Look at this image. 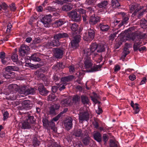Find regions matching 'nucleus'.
<instances>
[{
    "instance_id": "obj_1",
    "label": "nucleus",
    "mask_w": 147,
    "mask_h": 147,
    "mask_svg": "<svg viewBox=\"0 0 147 147\" xmlns=\"http://www.w3.org/2000/svg\"><path fill=\"white\" fill-rule=\"evenodd\" d=\"M105 51V48L103 45H99L96 43H92L90 46V48L86 49L84 50V55H90L92 53H94L95 56L97 55L95 51L97 53L104 52Z\"/></svg>"
},
{
    "instance_id": "obj_2",
    "label": "nucleus",
    "mask_w": 147,
    "mask_h": 147,
    "mask_svg": "<svg viewBox=\"0 0 147 147\" xmlns=\"http://www.w3.org/2000/svg\"><path fill=\"white\" fill-rule=\"evenodd\" d=\"M83 57L84 58V67L86 69H90L87 70V72H96L99 70L101 66L100 65H94L92 67L93 63L92 62L90 58L89 57L90 55H84V50L83 51Z\"/></svg>"
},
{
    "instance_id": "obj_3",
    "label": "nucleus",
    "mask_w": 147,
    "mask_h": 147,
    "mask_svg": "<svg viewBox=\"0 0 147 147\" xmlns=\"http://www.w3.org/2000/svg\"><path fill=\"white\" fill-rule=\"evenodd\" d=\"M67 49V46L66 44H63L62 46L53 49V52L54 56L57 59L61 58L65 52V50Z\"/></svg>"
},
{
    "instance_id": "obj_4",
    "label": "nucleus",
    "mask_w": 147,
    "mask_h": 147,
    "mask_svg": "<svg viewBox=\"0 0 147 147\" xmlns=\"http://www.w3.org/2000/svg\"><path fill=\"white\" fill-rule=\"evenodd\" d=\"M96 30L94 28H90L87 30L86 32L83 34V39L86 41H91L94 38Z\"/></svg>"
},
{
    "instance_id": "obj_5",
    "label": "nucleus",
    "mask_w": 147,
    "mask_h": 147,
    "mask_svg": "<svg viewBox=\"0 0 147 147\" xmlns=\"http://www.w3.org/2000/svg\"><path fill=\"white\" fill-rule=\"evenodd\" d=\"M129 8L130 12H131L134 11L131 15V17L136 18V17H135V16L137 15L138 12L142 10L143 8V7L138 4L134 3L130 5Z\"/></svg>"
},
{
    "instance_id": "obj_6",
    "label": "nucleus",
    "mask_w": 147,
    "mask_h": 147,
    "mask_svg": "<svg viewBox=\"0 0 147 147\" xmlns=\"http://www.w3.org/2000/svg\"><path fill=\"white\" fill-rule=\"evenodd\" d=\"M69 27L71 30L72 36L76 35V34H79L82 30V27H79L76 23H71L69 24Z\"/></svg>"
},
{
    "instance_id": "obj_7",
    "label": "nucleus",
    "mask_w": 147,
    "mask_h": 147,
    "mask_svg": "<svg viewBox=\"0 0 147 147\" xmlns=\"http://www.w3.org/2000/svg\"><path fill=\"white\" fill-rule=\"evenodd\" d=\"M18 67L12 66H8L5 67V74L4 75V77L6 78L7 76H14L15 73L13 72V71H17L18 70Z\"/></svg>"
},
{
    "instance_id": "obj_8",
    "label": "nucleus",
    "mask_w": 147,
    "mask_h": 147,
    "mask_svg": "<svg viewBox=\"0 0 147 147\" xmlns=\"http://www.w3.org/2000/svg\"><path fill=\"white\" fill-rule=\"evenodd\" d=\"M36 90L35 88L31 87L26 89L25 86H24L20 89V93L25 96L29 94L33 95L35 94Z\"/></svg>"
},
{
    "instance_id": "obj_9",
    "label": "nucleus",
    "mask_w": 147,
    "mask_h": 147,
    "mask_svg": "<svg viewBox=\"0 0 147 147\" xmlns=\"http://www.w3.org/2000/svg\"><path fill=\"white\" fill-rule=\"evenodd\" d=\"M73 39L71 42V46L73 49H76L79 46V43L81 39V36L79 34L72 36Z\"/></svg>"
},
{
    "instance_id": "obj_10",
    "label": "nucleus",
    "mask_w": 147,
    "mask_h": 147,
    "mask_svg": "<svg viewBox=\"0 0 147 147\" xmlns=\"http://www.w3.org/2000/svg\"><path fill=\"white\" fill-rule=\"evenodd\" d=\"M29 50L30 48L28 46L25 44L22 45L19 50L20 56L23 57L25 59V57H24L28 54Z\"/></svg>"
},
{
    "instance_id": "obj_11",
    "label": "nucleus",
    "mask_w": 147,
    "mask_h": 147,
    "mask_svg": "<svg viewBox=\"0 0 147 147\" xmlns=\"http://www.w3.org/2000/svg\"><path fill=\"white\" fill-rule=\"evenodd\" d=\"M50 14L46 15L41 20V22L45 27H49L51 26V16Z\"/></svg>"
},
{
    "instance_id": "obj_12",
    "label": "nucleus",
    "mask_w": 147,
    "mask_h": 147,
    "mask_svg": "<svg viewBox=\"0 0 147 147\" xmlns=\"http://www.w3.org/2000/svg\"><path fill=\"white\" fill-rule=\"evenodd\" d=\"M69 14L72 21L77 22H79L80 21L81 16L77 11L72 10L69 12Z\"/></svg>"
},
{
    "instance_id": "obj_13",
    "label": "nucleus",
    "mask_w": 147,
    "mask_h": 147,
    "mask_svg": "<svg viewBox=\"0 0 147 147\" xmlns=\"http://www.w3.org/2000/svg\"><path fill=\"white\" fill-rule=\"evenodd\" d=\"M79 115V119L80 123H83L84 121H87L89 120V114L87 111L80 112Z\"/></svg>"
},
{
    "instance_id": "obj_14",
    "label": "nucleus",
    "mask_w": 147,
    "mask_h": 147,
    "mask_svg": "<svg viewBox=\"0 0 147 147\" xmlns=\"http://www.w3.org/2000/svg\"><path fill=\"white\" fill-rule=\"evenodd\" d=\"M60 107V106L59 104H55L51 105L49 107V114L54 115H56Z\"/></svg>"
},
{
    "instance_id": "obj_15",
    "label": "nucleus",
    "mask_w": 147,
    "mask_h": 147,
    "mask_svg": "<svg viewBox=\"0 0 147 147\" xmlns=\"http://www.w3.org/2000/svg\"><path fill=\"white\" fill-rule=\"evenodd\" d=\"M69 37V35L66 33L61 31L57 32L54 35V38L56 40L59 41L62 38H68Z\"/></svg>"
},
{
    "instance_id": "obj_16",
    "label": "nucleus",
    "mask_w": 147,
    "mask_h": 147,
    "mask_svg": "<svg viewBox=\"0 0 147 147\" xmlns=\"http://www.w3.org/2000/svg\"><path fill=\"white\" fill-rule=\"evenodd\" d=\"M22 106L20 107V110H28L31 109L33 106L31 102L28 100H24L22 103Z\"/></svg>"
},
{
    "instance_id": "obj_17",
    "label": "nucleus",
    "mask_w": 147,
    "mask_h": 147,
    "mask_svg": "<svg viewBox=\"0 0 147 147\" xmlns=\"http://www.w3.org/2000/svg\"><path fill=\"white\" fill-rule=\"evenodd\" d=\"M100 17L95 15H92L90 16L89 18V23L91 26L96 25L100 22Z\"/></svg>"
},
{
    "instance_id": "obj_18",
    "label": "nucleus",
    "mask_w": 147,
    "mask_h": 147,
    "mask_svg": "<svg viewBox=\"0 0 147 147\" xmlns=\"http://www.w3.org/2000/svg\"><path fill=\"white\" fill-rule=\"evenodd\" d=\"M109 1L106 0H101L99 3L97 4V5L99 8L102 9H106L109 7Z\"/></svg>"
},
{
    "instance_id": "obj_19",
    "label": "nucleus",
    "mask_w": 147,
    "mask_h": 147,
    "mask_svg": "<svg viewBox=\"0 0 147 147\" xmlns=\"http://www.w3.org/2000/svg\"><path fill=\"white\" fill-rule=\"evenodd\" d=\"M84 135L82 139V141L85 146L88 145L89 143L90 138L89 137L88 131H85L84 133Z\"/></svg>"
},
{
    "instance_id": "obj_20",
    "label": "nucleus",
    "mask_w": 147,
    "mask_h": 147,
    "mask_svg": "<svg viewBox=\"0 0 147 147\" xmlns=\"http://www.w3.org/2000/svg\"><path fill=\"white\" fill-rule=\"evenodd\" d=\"M60 44V42L59 41L54 39L52 41H48L45 45L46 47L48 48L51 47H58Z\"/></svg>"
},
{
    "instance_id": "obj_21",
    "label": "nucleus",
    "mask_w": 147,
    "mask_h": 147,
    "mask_svg": "<svg viewBox=\"0 0 147 147\" xmlns=\"http://www.w3.org/2000/svg\"><path fill=\"white\" fill-rule=\"evenodd\" d=\"M111 3L110 7L113 10L121 8V6L119 3L118 0H111Z\"/></svg>"
},
{
    "instance_id": "obj_22",
    "label": "nucleus",
    "mask_w": 147,
    "mask_h": 147,
    "mask_svg": "<svg viewBox=\"0 0 147 147\" xmlns=\"http://www.w3.org/2000/svg\"><path fill=\"white\" fill-rule=\"evenodd\" d=\"M72 121L73 119L71 118H68L65 121L64 125L67 131H69L72 127Z\"/></svg>"
},
{
    "instance_id": "obj_23",
    "label": "nucleus",
    "mask_w": 147,
    "mask_h": 147,
    "mask_svg": "<svg viewBox=\"0 0 147 147\" xmlns=\"http://www.w3.org/2000/svg\"><path fill=\"white\" fill-rule=\"evenodd\" d=\"M38 89L40 94L43 96H46L47 95L49 91H48L44 86L42 84H40L38 86Z\"/></svg>"
},
{
    "instance_id": "obj_24",
    "label": "nucleus",
    "mask_w": 147,
    "mask_h": 147,
    "mask_svg": "<svg viewBox=\"0 0 147 147\" xmlns=\"http://www.w3.org/2000/svg\"><path fill=\"white\" fill-rule=\"evenodd\" d=\"M85 131L87 130H85L84 131H82L80 129H75L73 132V134L76 137L82 138L84 136V133Z\"/></svg>"
},
{
    "instance_id": "obj_25",
    "label": "nucleus",
    "mask_w": 147,
    "mask_h": 147,
    "mask_svg": "<svg viewBox=\"0 0 147 147\" xmlns=\"http://www.w3.org/2000/svg\"><path fill=\"white\" fill-rule=\"evenodd\" d=\"M131 106L133 108L134 111V113L135 114L138 113L140 111V105L137 103L134 104L133 101H131L130 104Z\"/></svg>"
},
{
    "instance_id": "obj_26",
    "label": "nucleus",
    "mask_w": 147,
    "mask_h": 147,
    "mask_svg": "<svg viewBox=\"0 0 147 147\" xmlns=\"http://www.w3.org/2000/svg\"><path fill=\"white\" fill-rule=\"evenodd\" d=\"M21 128L24 129H29L31 128V125L26 119L24 120L21 123Z\"/></svg>"
},
{
    "instance_id": "obj_27",
    "label": "nucleus",
    "mask_w": 147,
    "mask_h": 147,
    "mask_svg": "<svg viewBox=\"0 0 147 147\" xmlns=\"http://www.w3.org/2000/svg\"><path fill=\"white\" fill-rule=\"evenodd\" d=\"M100 30L102 32H107L110 28V26L104 23H100L99 25Z\"/></svg>"
},
{
    "instance_id": "obj_28",
    "label": "nucleus",
    "mask_w": 147,
    "mask_h": 147,
    "mask_svg": "<svg viewBox=\"0 0 147 147\" xmlns=\"http://www.w3.org/2000/svg\"><path fill=\"white\" fill-rule=\"evenodd\" d=\"M94 139L99 142H100L102 141L101 135L99 132H96L93 135Z\"/></svg>"
},
{
    "instance_id": "obj_29",
    "label": "nucleus",
    "mask_w": 147,
    "mask_h": 147,
    "mask_svg": "<svg viewBox=\"0 0 147 147\" xmlns=\"http://www.w3.org/2000/svg\"><path fill=\"white\" fill-rule=\"evenodd\" d=\"M26 119L30 123V124H35L36 123V119L34 116L31 115L30 114L28 115Z\"/></svg>"
},
{
    "instance_id": "obj_30",
    "label": "nucleus",
    "mask_w": 147,
    "mask_h": 147,
    "mask_svg": "<svg viewBox=\"0 0 147 147\" xmlns=\"http://www.w3.org/2000/svg\"><path fill=\"white\" fill-rule=\"evenodd\" d=\"M73 75H70L67 76H65L62 77L61 79V81L62 82H68L71 81L74 78Z\"/></svg>"
},
{
    "instance_id": "obj_31",
    "label": "nucleus",
    "mask_w": 147,
    "mask_h": 147,
    "mask_svg": "<svg viewBox=\"0 0 147 147\" xmlns=\"http://www.w3.org/2000/svg\"><path fill=\"white\" fill-rule=\"evenodd\" d=\"M30 60L35 62H39L41 59L38 57V54L35 53L32 55L30 57Z\"/></svg>"
},
{
    "instance_id": "obj_32",
    "label": "nucleus",
    "mask_w": 147,
    "mask_h": 147,
    "mask_svg": "<svg viewBox=\"0 0 147 147\" xmlns=\"http://www.w3.org/2000/svg\"><path fill=\"white\" fill-rule=\"evenodd\" d=\"M81 98V101L83 104H89V100L88 97L84 95H82Z\"/></svg>"
},
{
    "instance_id": "obj_33",
    "label": "nucleus",
    "mask_w": 147,
    "mask_h": 147,
    "mask_svg": "<svg viewBox=\"0 0 147 147\" xmlns=\"http://www.w3.org/2000/svg\"><path fill=\"white\" fill-rule=\"evenodd\" d=\"M73 101L75 105L79 104L80 101V97L78 95H74L73 97Z\"/></svg>"
},
{
    "instance_id": "obj_34",
    "label": "nucleus",
    "mask_w": 147,
    "mask_h": 147,
    "mask_svg": "<svg viewBox=\"0 0 147 147\" xmlns=\"http://www.w3.org/2000/svg\"><path fill=\"white\" fill-rule=\"evenodd\" d=\"M55 24L57 27H59L63 25L65 22L64 19H59L57 20H55L54 22Z\"/></svg>"
},
{
    "instance_id": "obj_35",
    "label": "nucleus",
    "mask_w": 147,
    "mask_h": 147,
    "mask_svg": "<svg viewBox=\"0 0 147 147\" xmlns=\"http://www.w3.org/2000/svg\"><path fill=\"white\" fill-rule=\"evenodd\" d=\"M60 77L61 76L58 74H54L52 77L53 82L55 83L61 81Z\"/></svg>"
},
{
    "instance_id": "obj_36",
    "label": "nucleus",
    "mask_w": 147,
    "mask_h": 147,
    "mask_svg": "<svg viewBox=\"0 0 147 147\" xmlns=\"http://www.w3.org/2000/svg\"><path fill=\"white\" fill-rule=\"evenodd\" d=\"M136 38V36L133 34H129L127 35L126 38V40L129 41H134Z\"/></svg>"
},
{
    "instance_id": "obj_37",
    "label": "nucleus",
    "mask_w": 147,
    "mask_h": 147,
    "mask_svg": "<svg viewBox=\"0 0 147 147\" xmlns=\"http://www.w3.org/2000/svg\"><path fill=\"white\" fill-rule=\"evenodd\" d=\"M72 8V6L71 4L64 5L62 7V10L65 11H68Z\"/></svg>"
},
{
    "instance_id": "obj_38",
    "label": "nucleus",
    "mask_w": 147,
    "mask_h": 147,
    "mask_svg": "<svg viewBox=\"0 0 147 147\" xmlns=\"http://www.w3.org/2000/svg\"><path fill=\"white\" fill-rule=\"evenodd\" d=\"M25 65L27 67L32 68V69L33 68L36 69L39 67L40 64H37L34 65L30 63H26Z\"/></svg>"
},
{
    "instance_id": "obj_39",
    "label": "nucleus",
    "mask_w": 147,
    "mask_h": 147,
    "mask_svg": "<svg viewBox=\"0 0 147 147\" xmlns=\"http://www.w3.org/2000/svg\"><path fill=\"white\" fill-rule=\"evenodd\" d=\"M123 19L121 22L124 24L127 23L129 19L128 16L127 15H126L124 13H123L122 14Z\"/></svg>"
},
{
    "instance_id": "obj_40",
    "label": "nucleus",
    "mask_w": 147,
    "mask_h": 147,
    "mask_svg": "<svg viewBox=\"0 0 147 147\" xmlns=\"http://www.w3.org/2000/svg\"><path fill=\"white\" fill-rule=\"evenodd\" d=\"M56 84L58 85V88L60 91L64 89L65 88V86L66 85V84L65 83L60 84V83H57Z\"/></svg>"
},
{
    "instance_id": "obj_41",
    "label": "nucleus",
    "mask_w": 147,
    "mask_h": 147,
    "mask_svg": "<svg viewBox=\"0 0 147 147\" xmlns=\"http://www.w3.org/2000/svg\"><path fill=\"white\" fill-rule=\"evenodd\" d=\"M119 30L117 31L116 32L111 34L109 36V39L110 40L113 41L116 37V35L118 33Z\"/></svg>"
},
{
    "instance_id": "obj_42",
    "label": "nucleus",
    "mask_w": 147,
    "mask_h": 147,
    "mask_svg": "<svg viewBox=\"0 0 147 147\" xmlns=\"http://www.w3.org/2000/svg\"><path fill=\"white\" fill-rule=\"evenodd\" d=\"M8 7V6L5 3H3L1 4H0V11L2 9L5 10Z\"/></svg>"
},
{
    "instance_id": "obj_43",
    "label": "nucleus",
    "mask_w": 147,
    "mask_h": 147,
    "mask_svg": "<svg viewBox=\"0 0 147 147\" xmlns=\"http://www.w3.org/2000/svg\"><path fill=\"white\" fill-rule=\"evenodd\" d=\"M123 41L121 40H120L116 42L114 46V48L115 49H117L119 48V47L122 44Z\"/></svg>"
},
{
    "instance_id": "obj_44",
    "label": "nucleus",
    "mask_w": 147,
    "mask_h": 147,
    "mask_svg": "<svg viewBox=\"0 0 147 147\" xmlns=\"http://www.w3.org/2000/svg\"><path fill=\"white\" fill-rule=\"evenodd\" d=\"M140 23L141 26L144 27V28H147V20L142 19L140 21Z\"/></svg>"
},
{
    "instance_id": "obj_45",
    "label": "nucleus",
    "mask_w": 147,
    "mask_h": 147,
    "mask_svg": "<svg viewBox=\"0 0 147 147\" xmlns=\"http://www.w3.org/2000/svg\"><path fill=\"white\" fill-rule=\"evenodd\" d=\"M56 98L55 96L53 94H50L48 97L47 99L48 101H53Z\"/></svg>"
},
{
    "instance_id": "obj_46",
    "label": "nucleus",
    "mask_w": 147,
    "mask_h": 147,
    "mask_svg": "<svg viewBox=\"0 0 147 147\" xmlns=\"http://www.w3.org/2000/svg\"><path fill=\"white\" fill-rule=\"evenodd\" d=\"M40 142L37 139L35 138L33 139V144L34 147L38 146L40 144Z\"/></svg>"
},
{
    "instance_id": "obj_47",
    "label": "nucleus",
    "mask_w": 147,
    "mask_h": 147,
    "mask_svg": "<svg viewBox=\"0 0 147 147\" xmlns=\"http://www.w3.org/2000/svg\"><path fill=\"white\" fill-rule=\"evenodd\" d=\"M11 58L13 62H17L18 59V56L15 53H13L11 57Z\"/></svg>"
},
{
    "instance_id": "obj_48",
    "label": "nucleus",
    "mask_w": 147,
    "mask_h": 147,
    "mask_svg": "<svg viewBox=\"0 0 147 147\" xmlns=\"http://www.w3.org/2000/svg\"><path fill=\"white\" fill-rule=\"evenodd\" d=\"M83 18V21L86 24H87L89 22V18L85 14L83 15L82 16Z\"/></svg>"
},
{
    "instance_id": "obj_49",
    "label": "nucleus",
    "mask_w": 147,
    "mask_h": 147,
    "mask_svg": "<svg viewBox=\"0 0 147 147\" xmlns=\"http://www.w3.org/2000/svg\"><path fill=\"white\" fill-rule=\"evenodd\" d=\"M42 121L43 123V126L46 127L48 128V125L49 122V121L46 118H44L43 119Z\"/></svg>"
},
{
    "instance_id": "obj_50",
    "label": "nucleus",
    "mask_w": 147,
    "mask_h": 147,
    "mask_svg": "<svg viewBox=\"0 0 147 147\" xmlns=\"http://www.w3.org/2000/svg\"><path fill=\"white\" fill-rule=\"evenodd\" d=\"M140 47V46L137 43V42L136 41L134 42L133 45V47L134 51L135 52L137 51Z\"/></svg>"
},
{
    "instance_id": "obj_51",
    "label": "nucleus",
    "mask_w": 147,
    "mask_h": 147,
    "mask_svg": "<svg viewBox=\"0 0 147 147\" xmlns=\"http://www.w3.org/2000/svg\"><path fill=\"white\" fill-rule=\"evenodd\" d=\"M145 11V10H141L140 12H138V13L135 16H136L137 18H140L141 16L143 15Z\"/></svg>"
},
{
    "instance_id": "obj_52",
    "label": "nucleus",
    "mask_w": 147,
    "mask_h": 147,
    "mask_svg": "<svg viewBox=\"0 0 147 147\" xmlns=\"http://www.w3.org/2000/svg\"><path fill=\"white\" fill-rule=\"evenodd\" d=\"M103 112L101 107L100 105H98V109L97 110H96V112L98 115H100Z\"/></svg>"
},
{
    "instance_id": "obj_53",
    "label": "nucleus",
    "mask_w": 147,
    "mask_h": 147,
    "mask_svg": "<svg viewBox=\"0 0 147 147\" xmlns=\"http://www.w3.org/2000/svg\"><path fill=\"white\" fill-rule=\"evenodd\" d=\"M55 126V124L53 121H49V125H48V127L51 128L53 129Z\"/></svg>"
},
{
    "instance_id": "obj_54",
    "label": "nucleus",
    "mask_w": 147,
    "mask_h": 147,
    "mask_svg": "<svg viewBox=\"0 0 147 147\" xmlns=\"http://www.w3.org/2000/svg\"><path fill=\"white\" fill-rule=\"evenodd\" d=\"M102 139L103 141L104 142V144L106 143L109 139L108 136L106 134H103L102 136Z\"/></svg>"
},
{
    "instance_id": "obj_55",
    "label": "nucleus",
    "mask_w": 147,
    "mask_h": 147,
    "mask_svg": "<svg viewBox=\"0 0 147 147\" xmlns=\"http://www.w3.org/2000/svg\"><path fill=\"white\" fill-rule=\"evenodd\" d=\"M9 7L11 11H15L16 9V7H15V4L12 3L9 5Z\"/></svg>"
},
{
    "instance_id": "obj_56",
    "label": "nucleus",
    "mask_w": 147,
    "mask_h": 147,
    "mask_svg": "<svg viewBox=\"0 0 147 147\" xmlns=\"http://www.w3.org/2000/svg\"><path fill=\"white\" fill-rule=\"evenodd\" d=\"M77 11L80 15V14H82V15L85 14L86 13V10L83 9H78Z\"/></svg>"
},
{
    "instance_id": "obj_57",
    "label": "nucleus",
    "mask_w": 147,
    "mask_h": 147,
    "mask_svg": "<svg viewBox=\"0 0 147 147\" xmlns=\"http://www.w3.org/2000/svg\"><path fill=\"white\" fill-rule=\"evenodd\" d=\"M17 86L16 84H9L8 86V88L9 89H11V90H13L15 89Z\"/></svg>"
},
{
    "instance_id": "obj_58",
    "label": "nucleus",
    "mask_w": 147,
    "mask_h": 147,
    "mask_svg": "<svg viewBox=\"0 0 147 147\" xmlns=\"http://www.w3.org/2000/svg\"><path fill=\"white\" fill-rule=\"evenodd\" d=\"M91 100L95 103L94 105L97 103H98V104H100L101 103L100 101L98 100L92 96L91 97Z\"/></svg>"
},
{
    "instance_id": "obj_59",
    "label": "nucleus",
    "mask_w": 147,
    "mask_h": 147,
    "mask_svg": "<svg viewBox=\"0 0 147 147\" xmlns=\"http://www.w3.org/2000/svg\"><path fill=\"white\" fill-rule=\"evenodd\" d=\"M129 51H123L122 53V55L121 57L122 59H125L126 56L129 53Z\"/></svg>"
},
{
    "instance_id": "obj_60",
    "label": "nucleus",
    "mask_w": 147,
    "mask_h": 147,
    "mask_svg": "<svg viewBox=\"0 0 147 147\" xmlns=\"http://www.w3.org/2000/svg\"><path fill=\"white\" fill-rule=\"evenodd\" d=\"M111 147H119L118 142L113 141L110 144Z\"/></svg>"
},
{
    "instance_id": "obj_61",
    "label": "nucleus",
    "mask_w": 147,
    "mask_h": 147,
    "mask_svg": "<svg viewBox=\"0 0 147 147\" xmlns=\"http://www.w3.org/2000/svg\"><path fill=\"white\" fill-rule=\"evenodd\" d=\"M61 103L62 104H64L66 106V105H68L69 102L67 99L64 98L62 100Z\"/></svg>"
},
{
    "instance_id": "obj_62",
    "label": "nucleus",
    "mask_w": 147,
    "mask_h": 147,
    "mask_svg": "<svg viewBox=\"0 0 147 147\" xmlns=\"http://www.w3.org/2000/svg\"><path fill=\"white\" fill-rule=\"evenodd\" d=\"M9 116V113L8 112H5L3 114V119L4 121L5 120L8 118Z\"/></svg>"
},
{
    "instance_id": "obj_63",
    "label": "nucleus",
    "mask_w": 147,
    "mask_h": 147,
    "mask_svg": "<svg viewBox=\"0 0 147 147\" xmlns=\"http://www.w3.org/2000/svg\"><path fill=\"white\" fill-rule=\"evenodd\" d=\"M47 9L50 12L55 11L56 9L53 7L48 6L47 7Z\"/></svg>"
},
{
    "instance_id": "obj_64",
    "label": "nucleus",
    "mask_w": 147,
    "mask_h": 147,
    "mask_svg": "<svg viewBox=\"0 0 147 147\" xmlns=\"http://www.w3.org/2000/svg\"><path fill=\"white\" fill-rule=\"evenodd\" d=\"M60 146L57 142H53L50 146V147H60Z\"/></svg>"
}]
</instances>
